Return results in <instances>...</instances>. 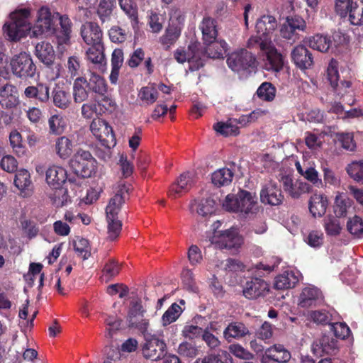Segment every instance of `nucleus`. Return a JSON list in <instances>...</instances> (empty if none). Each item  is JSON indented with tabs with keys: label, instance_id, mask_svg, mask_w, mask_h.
Returning a JSON list of instances; mask_svg holds the SVG:
<instances>
[{
	"label": "nucleus",
	"instance_id": "f257e3e1",
	"mask_svg": "<svg viewBox=\"0 0 363 363\" xmlns=\"http://www.w3.org/2000/svg\"><path fill=\"white\" fill-rule=\"evenodd\" d=\"M222 205L225 210L239 213L244 218L256 216L262 208L256 194L247 190H240L236 194L227 195Z\"/></svg>",
	"mask_w": 363,
	"mask_h": 363
},
{
	"label": "nucleus",
	"instance_id": "f03ea898",
	"mask_svg": "<svg viewBox=\"0 0 363 363\" xmlns=\"http://www.w3.org/2000/svg\"><path fill=\"white\" fill-rule=\"evenodd\" d=\"M29 16L28 9H21L11 13L9 21L6 22L3 27L4 33L9 40L17 41L28 35L31 38Z\"/></svg>",
	"mask_w": 363,
	"mask_h": 363
},
{
	"label": "nucleus",
	"instance_id": "7ed1b4c3",
	"mask_svg": "<svg viewBox=\"0 0 363 363\" xmlns=\"http://www.w3.org/2000/svg\"><path fill=\"white\" fill-rule=\"evenodd\" d=\"M69 166L74 173L82 177L89 178L96 173L97 161L86 150L79 149L69 161Z\"/></svg>",
	"mask_w": 363,
	"mask_h": 363
},
{
	"label": "nucleus",
	"instance_id": "20e7f679",
	"mask_svg": "<svg viewBox=\"0 0 363 363\" xmlns=\"http://www.w3.org/2000/svg\"><path fill=\"white\" fill-rule=\"evenodd\" d=\"M256 36H252L247 41V46L253 48L255 45L263 41H272L274 38V32L277 28L276 18L271 15L261 16L256 23Z\"/></svg>",
	"mask_w": 363,
	"mask_h": 363
},
{
	"label": "nucleus",
	"instance_id": "39448f33",
	"mask_svg": "<svg viewBox=\"0 0 363 363\" xmlns=\"http://www.w3.org/2000/svg\"><path fill=\"white\" fill-rule=\"evenodd\" d=\"M335 11L354 26L363 25V0H336Z\"/></svg>",
	"mask_w": 363,
	"mask_h": 363
},
{
	"label": "nucleus",
	"instance_id": "423d86ee",
	"mask_svg": "<svg viewBox=\"0 0 363 363\" xmlns=\"http://www.w3.org/2000/svg\"><path fill=\"white\" fill-rule=\"evenodd\" d=\"M55 18H56L55 13L52 14L49 8L42 6L38 11L35 24L31 26V38L54 34L55 32Z\"/></svg>",
	"mask_w": 363,
	"mask_h": 363
},
{
	"label": "nucleus",
	"instance_id": "0eeeda50",
	"mask_svg": "<svg viewBox=\"0 0 363 363\" xmlns=\"http://www.w3.org/2000/svg\"><path fill=\"white\" fill-rule=\"evenodd\" d=\"M200 43L192 42L188 46L187 50L183 48H178L174 52V58L179 63L188 62L191 70H196L204 65L205 54L200 50Z\"/></svg>",
	"mask_w": 363,
	"mask_h": 363
},
{
	"label": "nucleus",
	"instance_id": "6e6552de",
	"mask_svg": "<svg viewBox=\"0 0 363 363\" xmlns=\"http://www.w3.org/2000/svg\"><path fill=\"white\" fill-rule=\"evenodd\" d=\"M166 343L157 335L147 334L142 344V354L145 359L157 361L162 359L166 352Z\"/></svg>",
	"mask_w": 363,
	"mask_h": 363
},
{
	"label": "nucleus",
	"instance_id": "1a4fd4ad",
	"mask_svg": "<svg viewBox=\"0 0 363 363\" xmlns=\"http://www.w3.org/2000/svg\"><path fill=\"white\" fill-rule=\"evenodd\" d=\"M113 196L110 199L106 208V218L118 217V213L121 209L128 192L130 185L125 181H119L113 186Z\"/></svg>",
	"mask_w": 363,
	"mask_h": 363
},
{
	"label": "nucleus",
	"instance_id": "9d476101",
	"mask_svg": "<svg viewBox=\"0 0 363 363\" xmlns=\"http://www.w3.org/2000/svg\"><path fill=\"white\" fill-rule=\"evenodd\" d=\"M264 54V68L267 71L279 72L283 67L282 55L278 52L272 41H263L258 44Z\"/></svg>",
	"mask_w": 363,
	"mask_h": 363
},
{
	"label": "nucleus",
	"instance_id": "9b49d317",
	"mask_svg": "<svg viewBox=\"0 0 363 363\" xmlns=\"http://www.w3.org/2000/svg\"><path fill=\"white\" fill-rule=\"evenodd\" d=\"M11 67L12 72L18 77H33L36 71L30 55L25 52L13 56Z\"/></svg>",
	"mask_w": 363,
	"mask_h": 363
},
{
	"label": "nucleus",
	"instance_id": "f8f14e48",
	"mask_svg": "<svg viewBox=\"0 0 363 363\" xmlns=\"http://www.w3.org/2000/svg\"><path fill=\"white\" fill-rule=\"evenodd\" d=\"M90 130L103 145L109 147L116 145L113 129L105 120L100 118H94L90 124Z\"/></svg>",
	"mask_w": 363,
	"mask_h": 363
},
{
	"label": "nucleus",
	"instance_id": "ddd939ff",
	"mask_svg": "<svg viewBox=\"0 0 363 363\" xmlns=\"http://www.w3.org/2000/svg\"><path fill=\"white\" fill-rule=\"evenodd\" d=\"M255 56L243 48L231 52L227 59L228 67L237 72L255 67Z\"/></svg>",
	"mask_w": 363,
	"mask_h": 363
},
{
	"label": "nucleus",
	"instance_id": "4468645a",
	"mask_svg": "<svg viewBox=\"0 0 363 363\" xmlns=\"http://www.w3.org/2000/svg\"><path fill=\"white\" fill-rule=\"evenodd\" d=\"M211 242L220 249H236L242 243V239L235 229L216 231Z\"/></svg>",
	"mask_w": 363,
	"mask_h": 363
},
{
	"label": "nucleus",
	"instance_id": "2eb2a0df",
	"mask_svg": "<svg viewBox=\"0 0 363 363\" xmlns=\"http://www.w3.org/2000/svg\"><path fill=\"white\" fill-rule=\"evenodd\" d=\"M322 291L313 285H308L302 289L298 298V306L301 308L315 307L323 302Z\"/></svg>",
	"mask_w": 363,
	"mask_h": 363
},
{
	"label": "nucleus",
	"instance_id": "dca6fc26",
	"mask_svg": "<svg viewBox=\"0 0 363 363\" xmlns=\"http://www.w3.org/2000/svg\"><path fill=\"white\" fill-rule=\"evenodd\" d=\"M260 201L264 204L277 206L281 203L284 196L275 182H266L262 185L259 193Z\"/></svg>",
	"mask_w": 363,
	"mask_h": 363
},
{
	"label": "nucleus",
	"instance_id": "f3484780",
	"mask_svg": "<svg viewBox=\"0 0 363 363\" xmlns=\"http://www.w3.org/2000/svg\"><path fill=\"white\" fill-rule=\"evenodd\" d=\"M20 104L17 88L9 83L0 84V105L6 109L16 108Z\"/></svg>",
	"mask_w": 363,
	"mask_h": 363
},
{
	"label": "nucleus",
	"instance_id": "a211bd4d",
	"mask_svg": "<svg viewBox=\"0 0 363 363\" xmlns=\"http://www.w3.org/2000/svg\"><path fill=\"white\" fill-rule=\"evenodd\" d=\"M291 356L290 352L281 344H275L264 352L261 362L262 363H285L290 360Z\"/></svg>",
	"mask_w": 363,
	"mask_h": 363
},
{
	"label": "nucleus",
	"instance_id": "6ab92c4d",
	"mask_svg": "<svg viewBox=\"0 0 363 363\" xmlns=\"http://www.w3.org/2000/svg\"><path fill=\"white\" fill-rule=\"evenodd\" d=\"M281 182L285 192L294 199L299 198L311 189V186L308 183L301 180L294 181L289 175L281 177Z\"/></svg>",
	"mask_w": 363,
	"mask_h": 363
},
{
	"label": "nucleus",
	"instance_id": "aec40b11",
	"mask_svg": "<svg viewBox=\"0 0 363 363\" xmlns=\"http://www.w3.org/2000/svg\"><path fill=\"white\" fill-rule=\"evenodd\" d=\"M339 349L338 342L329 336H323L316 340L312 345V351L315 355L335 354Z\"/></svg>",
	"mask_w": 363,
	"mask_h": 363
},
{
	"label": "nucleus",
	"instance_id": "412c9836",
	"mask_svg": "<svg viewBox=\"0 0 363 363\" xmlns=\"http://www.w3.org/2000/svg\"><path fill=\"white\" fill-rule=\"evenodd\" d=\"M269 290V284L263 279L256 277L246 282L243 295L249 299H254L264 296Z\"/></svg>",
	"mask_w": 363,
	"mask_h": 363
},
{
	"label": "nucleus",
	"instance_id": "4be33fe9",
	"mask_svg": "<svg viewBox=\"0 0 363 363\" xmlns=\"http://www.w3.org/2000/svg\"><path fill=\"white\" fill-rule=\"evenodd\" d=\"M14 185L19 191V195L24 198L30 197L33 193V184L30 172L21 169L15 175Z\"/></svg>",
	"mask_w": 363,
	"mask_h": 363
},
{
	"label": "nucleus",
	"instance_id": "5701e85b",
	"mask_svg": "<svg viewBox=\"0 0 363 363\" xmlns=\"http://www.w3.org/2000/svg\"><path fill=\"white\" fill-rule=\"evenodd\" d=\"M194 183V174L184 172L172 184L169 190V196L175 199L189 191Z\"/></svg>",
	"mask_w": 363,
	"mask_h": 363
},
{
	"label": "nucleus",
	"instance_id": "b1692460",
	"mask_svg": "<svg viewBox=\"0 0 363 363\" xmlns=\"http://www.w3.org/2000/svg\"><path fill=\"white\" fill-rule=\"evenodd\" d=\"M192 213H196L199 216L207 218L213 215L216 210V201L210 196L198 198L190 205Z\"/></svg>",
	"mask_w": 363,
	"mask_h": 363
},
{
	"label": "nucleus",
	"instance_id": "393cba45",
	"mask_svg": "<svg viewBox=\"0 0 363 363\" xmlns=\"http://www.w3.org/2000/svg\"><path fill=\"white\" fill-rule=\"evenodd\" d=\"M199 28L202 33L203 44L212 43L217 39V23L214 18L204 16L199 23Z\"/></svg>",
	"mask_w": 363,
	"mask_h": 363
},
{
	"label": "nucleus",
	"instance_id": "a878e982",
	"mask_svg": "<svg viewBox=\"0 0 363 363\" xmlns=\"http://www.w3.org/2000/svg\"><path fill=\"white\" fill-rule=\"evenodd\" d=\"M81 35L84 41L89 45L103 44L102 31L96 23H86L83 25L81 29Z\"/></svg>",
	"mask_w": 363,
	"mask_h": 363
},
{
	"label": "nucleus",
	"instance_id": "bb28decb",
	"mask_svg": "<svg viewBox=\"0 0 363 363\" xmlns=\"http://www.w3.org/2000/svg\"><path fill=\"white\" fill-rule=\"evenodd\" d=\"M291 58L294 64L303 70L311 68L313 64L311 53L303 45H297L293 49Z\"/></svg>",
	"mask_w": 363,
	"mask_h": 363
},
{
	"label": "nucleus",
	"instance_id": "cd10ccee",
	"mask_svg": "<svg viewBox=\"0 0 363 363\" xmlns=\"http://www.w3.org/2000/svg\"><path fill=\"white\" fill-rule=\"evenodd\" d=\"M328 207V197L321 193H315L312 195L308 201V208L311 214L314 218L323 216Z\"/></svg>",
	"mask_w": 363,
	"mask_h": 363
},
{
	"label": "nucleus",
	"instance_id": "c85d7f7f",
	"mask_svg": "<svg viewBox=\"0 0 363 363\" xmlns=\"http://www.w3.org/2000/svg\"><path fill=\"white\" fill-rule=\"evenodd\" d=\"M67 179V170L61 166L52 165L46 170L45 179L50 187L61 186Z\"/></svg>",
	"mask_w": 363,
	"mask_h": 363
},
{
	"label": "nucleus",
	"instance_id": "c756f323",
	"mask_svg": "<svg viewBox=\"0 0 363 363\" xmlns=\"http://www.w3.org/2000/svg\"><path fill=\"white\" fill-rule=\"evenodd\" d=\"M27 99H35L40 103H47L50 99V87L46 84L38 83L35 86H28L23 91Z\"/></svg>",
	"mask_w": 363,
	"mask_h": 363
},
{
	"label": "nucleus",
	"instance_id": "7c9ffc66",
	"mask_svg": "<svg viewBox=\"0 0 363 363\" xmlns=\"http://www.w3.org/2000/svg\"><path fill=\"white\" fill-rule=\"evenodd\" d=\"M145 311L140 300H133L130 302V309L128 314V320L132 326L139 327L145 325L143 318Z\"/></svg>",
	"mask_w": 363,
	"mask_h": 363
},
{
	"label": "nucleus",
	"instance_id": "2f4dec72",
	"mask_svg": "<svg viewBox=\"0 0 363 363\" xmlns=\"http://www.w3.org/2000/svg\"><path fill=\"white\" fill-rule=\"evenodd\" d=\"M206 48L204 50L200 47V50L202 51L205 55L203 57L204 61L206 58H220L222 57L224 52L227 50V43L223 40H215L212 43L204 44Z\"/></svg>",
	"mask_w": 363,
	"mask_h": 363
},
{
	"label": "nucleus",
	"instance_id": "473e14b6",
	"mask_svg": "<svg viewBox=\"0 0 363 363\" xmlns=\"http://www.w3.org/2000/svg\"><path fill=\"white\" fill-rule=\"evenodd\" d=\"M298 281V272L286 271L275 278L274 286L277 289H287L294 287Z\"/></svg>",
	"mask_w": 363,
	"mask_h": 363
},
{
	"label": "nucleus",
	"instance_id": "72a5a7b5",
	"mask_svg": "<svg viewBox=\"0 0 363 363\" xmlns=\"http://www.w3.org/2000/svg\"><path fill=\"white\" fill-rule=\"evenodd\" d=\"M352 208V201L344 194L337 192L333 206V211L337 218L345 217Z\"/></svg>",
	"mask_w": 363,
	"mask_h": 363
},
{
	"label": "nucleus",
	"instance_id": "f704fd0d",
	"mask_svg": "<svg viewBox=\"0 0 363 363\" xmlns=\"http://www.w3.org/2000/svg\"><path fill=\"white\" fill-rule=\"evenodd\" d=\"M35 55L44 64L49 65L55 59V51L52 45L45 41H42L35 45Z\"/></svg>",
	"mask_w": 363,
	"mask_h": 363
},
{
	"label": "nucleus",
	"instance_id": "c9c22d12",
	"mask_svg": "<svg viewBox=\"0 0 363 363\" xmlns=\"http://www.w3.org/2000/svg\"><path fill=\"white\" fill-rule=\"evenodd\" d=\"M73 141L66 136H61L55 141V150L58 157L66 160L70 157L73 152Z\"/></svg>",
	"mask_w": 363,
	"mask_h": 363
},
{
	"label": "nucleus",
	"instance_id": "e433bc0d",
	"mask_svg": "<svg viewBox=\"0 0 363 363\" xmlns=\"http://www.w3.org/2000/svg\"><path fill=\"white\" fill-rule=\"evenodd\" d=\"M86 86H88V82L84 77H77L74 80L72 88L74 102L82 103L87 99L89 93L86 89Z\"/></svg>",
	"mask_w": 363,
	"mask_h": 363
},
{
	"label": "nucleus",
	"instance_id": "4c0bfd02",
	"mask_svg": "<svg viewBox=\"0 0 363 363\" xmlns=\"http://www.w3.org/2000/svg\"><path fill=\"white\" fill-rule=\"evenodd\" d=\"M338 218L336 216L328 215L323 220V226L328 236L337 237L340 235L342 225Z\"/></svg>",
	"mask_w": 363,
	"mask_h": 363
},
{
	"label": "nucleus",
	"instance_id": "58836bf2",
	"mask_svg": "<svg viewBox=\"0 0 363 363\" xmlns=\"http://www.w3.org/2000/svg\"><path fill=\"white\" fill-rule=\"evenodd\" d=\"M56 18L60 20L61 27L60 34L57 35V40L60 45L67 44L70 39L72 31V23L70 19L66 15H60L56 12Z\"/></svg>",
	"mask_w": 363,
	"mask_h": 363
},
{
	"label": "nucleus",
	"instance_id": "ea45409f",
	"mask_svg": "<svg viewBox=\"0 0 363 363\" xmlns=\"http://www.w3.org/2000/svg\"><path fill=\"white\" fill-rule=\"evenodd\" d=\"M308 45L313 50L324 52L333 46V41L328 35L317 34L308 38Z\"/></svg>",
	"mask_w": 363,
	"mask_h": 363
},
{
	"label": "nucleus",
	"instance_id": "a19ab883",
	"mask_svg": "<svg viewBox=\"0 0 363 363\" xmlns=\"http://www.w3.org/2000/svg\"><path fill=\"white\" fill-rule=\"evenodd\" d=\"M249 333L248 329L242 323L235 322L229 324L223 331L224 337L230 341L231 338H240Z\"/></svg>",
	"mask_w": 363,
	"mask_h": 363
},
{
	"label": "nucleus",
	"instance_id": "79ce46f5",
	"mask_svg": "<svg viewBox=\"0 0 363 363\" xmlns=\"http://www.w3.org/2000/svg\"><path fill=\"white\" fill-rule=\"evenodd\" d=\"M233 175V172L230 169L221 168L212 174L211 180L217 186H227L231 183Z\"/></svg>",
	"mask_w": 363,
	"mask_h": 363
},
{
	"label": "nucleus",
	"instance_id": "37998d69",
	"mask_svg": "<svg viewBox=\"0 0 363 363\" xmlns=\"http://www.w3.org/2000/svg\"><path fill=\"white\" fill-rule=\"evenodd\" d=\"M52 101L57 108L66 109L70 106L72 98L68 91L57 88L52 91Z\"/></svg>",
	"mask_w": 363,
	"mask_h": 363
},
{
	"label": "nucleus",
	"instance_id": "c03bdc74",
	"mask_svg": "<svg viewBox=\"0 0 363 363\" xmlns=\"http://www.w3.org/2000/svg\"><path fill=\"white\" fill-rule=\"evenodd\" d=\"M88 86L94 93L101 96L105 95L107 91V85L104 79L94 72L91 73Z\"/></svg>",
	"mask_w": 363,
	"mask_h": 363
},
{
	"label": "nucleus",
	"instance_id": "a18cd8bd",
	"mask_svg": "<svg viewBox=\"0 0 363 363\" xmlns=\"http://www.w3.org/2000/svg\"><path fill=\"white\" fill-rule=\"evenodd\" d=\"M347 174L357 183L363 184V160L352 161L345 168Z\"/></svg>",
	"mask_w": 363,
	"mask_h": 363
},
{
	"label": "nucleus",
	"instance_id": "49530a36",
	"mask_svg": "<svg viewBox=\"0 0 363 363\" xmlns=\"http://www.w3.org/2000/svg\"><path fill=\"white\" fill-rule=\"evenodd\" d=\"M88 60L96 65H102L105 60L103 44L91 45L86 51Z\"/></svg>",
	"mask_w": 363,
	"mask_h": 363
},
{
	"label": "nucleus",
	"instance_id": "de8ad7c7",
	"mask_svg": "<svg viewBox=\"0 0 363 363\" xmlns=\"http://www.w3.org/2000/svg\"><path fill=\"white\" fill-rule=\"evenodd\" d=\"M66 121L65 118L60 114L52 115L48 118V125L50 133L54 135L62 134L66 127Z\"/></svg>",
	"mask_w": 363,
	"mask_h": 363
},
{
	"label": "nucleus",
	"instance_id": "09e8293b",
	"mask_svg": "<svg viewBox=\"0 0 363 363\" xmlns=\"http://www.w3.org/2000/svg\"><path fill=\"white\" fill-rule=\"evenodd\" d=\"M347 228L354 238H363V220L360 217L355 216L350 218L347 223Z\"/></svg>",
	"mask_w": 363,
	"mask_h": 363
},
{
	"label": "nucleus",
	"instance_id": "8fccbe9b",
	"mask_svg": "<svg viewBox=\"0 0 363 363\" xmlns=\"http://www.w3.org/2000/svg\"><path fill=\"white\" fill-rule=\"evenodd\" d=\"M138 97L145 104H152L158 98L157 88L153 85L143 87L139 91Z\"/></svg>",
	"mask_w": 363,
	"mask_h": 363
},
{
	"label": "nucleus",
	"instance_id": "3c124183",
	"mask_svg": "<svg viewBox=\"0 0 363 363\" xmlns=\"http://www.w3.org/2000/svg\"><path fill=\"white\" fill-rule=\"evenodd\" d=\"M54 189L49 193V197L56 207H62L68 201V194L65 189L60 187H52Z\"/></svg>",
	"mask_w": 363,
	"mask_h": 363
},
{
	"label": "nucleus",
	"instance_id": "603ef678",
	"mask_svg": "<svg viewBox=\"0 0 363 363\" xmlns=\"http://www.w3.org/2000/svg\"><path fill=\"white\" fill-rule=\"evenodd\" d=\"M74 248L77 255L83 259H87L91 255V247L85 238H77L74 241Z\"/></svg>",
	"mask_w": 363,
	"mask_h": 363
},
{
	"label": "nucleus",
	"instance_id": "864d4df0",
	"mask_svg": "<svg viewBox=\"0 0 363 363\" xmlns=\"http://www.w3.org/2000/svg\"><path fill=\"white\" fill-rule=\"evenodd\" d=\"M182 312V308L178 304L172 303L162 317V325L165 326L176 321Z\"/></svg>",
	"mask_w": 363,
	"mask_h": 363
},
{
	"label": "nucleus",
	"instance_id": "5fc2aeb1",
	"mask_svg": "<svg viewBox=\"0 0 363 363\" xmlns=\"http://www.w3.org/2000/svg\"><path fill=\"white\" fill-rule=\"evenodd\" d=\"M9 140L13 151L18 156H23L26 153V148L23 145L21 133L14 130L11 132Z\"/></svg>",
	"mask_w": 363,
	"mask_h": 363
},
{
	"label": "nucleus",
	"instance_id": "6e6d98bb",
	"mask_svg": "<svg viewBox=\"0 0 363 363\" xmlns=\"http://www.w3.org/2000/svg\"><path fill=\"white\" fill-rule=\"evenodd\" d=\"M257 94L263 101H272L275 97L276 89L271 83L264 82L257 89Z\"/></svg>",
	"mask_w": 363,
	"mask_h": 363
},
{
	"label": "nucleus",
	"instance_id": "4d7b16f0",
	"mask_svg": "<svg viewBox=\"0 0 363 363\" xmlns=\"http://www.w3.org/2000/svg\"><path fill=\"white\" fill-rule=\"evenodd\" d=\"M108 239L110 240H116L120 235L122 223L118 217L106 218Z\"/></svg>",
	"mask_w": 363,
	"mask_h": 363
},
{
	"label": "nucleus",
	"instance_id": "13d9d810",
	"mask_svg": "<svg viewBox=\"0 0 363 363\" xmlns=\"http://www.w3.org/2000/svg\"><path fill=\"white\" fill-rule=\"evenodd\" d=\"M116 5V0H101L97 9V13L101 20L106 21L112 13Z\"/></svg>",
	"mask_w": 363,
	"mask_h": 363
},
{
	"label": "nucleus",
	"instance_id": "bf43d9fd",
	"mask_svg": "<svg viewBox=\"0 0 363 363\" xmlns=\"http://www.w3.org/2000/svg\"><path fill=\"white\" fill-rule=\"evenodd\" d=\"M305 241L311 247L318 249L324 243V235L320 230H311L306 236Z\"/></svg>",
	"mask_w": 363,
	"mask_h": 363
},
{
	"label": "nucleus",
	"instance_id": "052dcab7",
	"mask_svg": "<svg viewBox=\"0 0 363 363\" xmlns=\"http://www.w3.org/2000/svg\"><path fill=\"white\" fill-rule=\"evenodd\" d=\"M213 128L217 133L224 136L236 135L239 133L238 128L230 123L218 122Z\"/></svg>",
	"mask_w": 363,
	"mask_h": 363
},
{
	"label": "nucleus",
	"instance_id": "680f3d73",
	"mask_svg": "<svg viewBox=\"0 0 363 363\" xmlns=\"http://www.w3.org/2000/svg\"><path fill=\"white\" fill-rule=\"evenodd\" d=\"M302 176L315 186H323V182L321 179H320L319 174L314 167L308 164L306 165L305 171Z\"/></svg>",
	"mask_w": 363,
	"mask_h": 363
},
{
	"label": "nucleus",
	"instance_id": "e2e57ef3",
	"mask_svg": "<svg viewBox=\"0 0 363 363\" xmlns=\"http://www.w3.org/2000/svg\"><path fill=\"white\" fill-rule=\"evenodd\" d=\"M307 318L316 324H327L329 322V313L325 310L310 311Z\"/></svg>",
	"mask_w": 363,
	"mask_h": 363
},
{
	"label": "nucleus",
	"instance_id": "0e129e2a",
	"mask_svg": "<svg viewBox=\"0 0 363 363\" xmlns=\"http://www.w3.org/2000/svg\"><path fill=\"white\" fill-rule=\"evenodd\" d=\"M120 269V265L117 262L113 259L109 260L104 267L102 279L106 281H109L112 277L118 274Z\"/></svg>",
	"mask_w": 363,
	"mask_h": 363
},
{
	"label": "nucleus",
	"instance_id": "69168bd1",
	"mask_svg": "<svg viewBox=\"0 0 363 363\" xmlns=\"http://www.w3.org/2000/svg\"><path fill=\"white\" fill-rule=\"evenodd\" d=\"M337 66V62L332 59L327 69L328 79L333 88H337L338 86L339 73Z\"/></svg>",
	"mask_w": 363,
	"mask_h": 363
},
{
	"label": "nucleus",
	"instance_id": "338daca9",
	"mask_svg": "<svg viewBox=\"0 0 363 363\" xmlns=\"http://www.w3.org/2000/svg\"><path fill=\"white\" fill-rule=\"evenodd\" d=\"M65 67L67 68V74H69L70 79H73L79 73L81 68L79 57L76 55L69 57Z\"/></svg>",
	"mask_w": 363,
	"mask_h": 363
},
{
	"label": "nucleus",
	"instance_id": "774afa93",
	"mask_svg": "<svg viewBox=\"0 0 363 363\" xmlns=\"http://www.w3.org/2000/svg\"><path fill=\"white\" fill-rule=\"evenodd\" d=\"M185 16L183 11L177 8H172L169 12V25L182 29L184 23Z\"/></svg>",
	"mask_w": 363,
	"mask_h": 363
}]
</instances>
